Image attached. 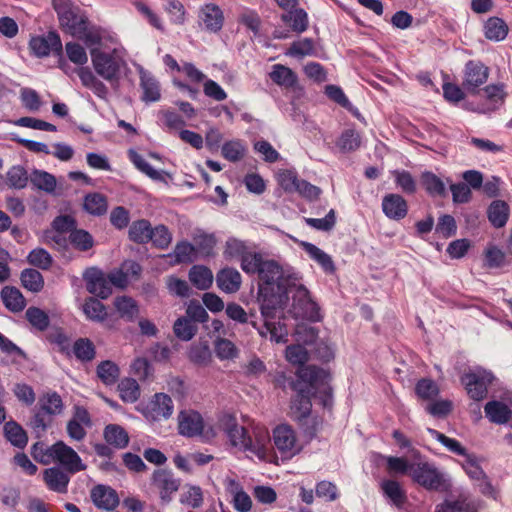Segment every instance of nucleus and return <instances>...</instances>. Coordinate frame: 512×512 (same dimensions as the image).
Returning <instances> with one entry per match:
<instances>
[{
  "mask_svg": "<svg viewBox=\"0 0 512 512\" xmlns=\"http://www.w3.org/2000/svg\"><path fill=\"white\" fill-rule=\"evenodd\" d=\"M118 390L124 402L134 403L140 397V387L137 381L131 378L121 380L118 384Z\"/></svg>",
  "mask_w": 512,
  "mask_h": 512,
  "instance_id": "nucleus-44",
  "label": "nucleus"
},
{
  "mask_svg": "<svg viewBox=\"0 0 512 512\" xmlns=\"http://www.w3.org/2000/svg\"><path fill=\"white\" fill-rule=\"evenodd\" d=\"M315 54L314 41L311 38H303L294 41L288 49L287 55L303 58Z\"/></svg>",
  "mask_w": 512,
  "mask_h": 512,
  "instance_id": "nucleus-50",
  "label": "nucleus"
},
{
  "mask_svg": "<svg viewBox=\"0 0 512 512\" xmlns=\"http://www.w3.org/2000/svg\"><path fill=\"white\" fill-rule=\"evenodd\" d=\"M488 219L496 228L506 225L509 217V206L505 201L495 200L488 207Z\"/></svg>",
  "mask_w": 512,
  "mask_h": 512,
  "instance_id": "nucleus-30",
  "label": "nucleus"
},
{
  "mask_svg": "<svg viewBox=\"0 0 512 512\" xmlns=\"http://www.w3.org/2000/svg\"><path fill=\"white\" fill-rule=\"evenodd\" d=\"M38 404L39 411L34 415V430L44 431L51 426L53 417L62 412L63 401L59 394L49 391L39 398Z\"/></svg>",
  "mask_w": 512,
  "mask_h": 512,
  "instance_id": "nucleus-6",
  "label": "nucleus"
},
{
  "mask_svg": "<svg viewBox=\"0 0 512 512\" xmlns=\"http://www.w3.org/2000/svg\"><path fill=\"white\" fill-rule=\"evenodd\" d=\"M361 138L358 132L353 129L345 130L339 140L337 141V146L343 152H351L360 147Z\"/></svg>",
  "mask_w": 512,
  "mask_h": 512,
  "instance_id": "nucleus-53",
  "label": "nucleus"
},
{
  "mask_svg": "<svg viewBox=\"0 0 512 512\" xmlns=\"http://www.w3.org/2000/svg\"><path fill=\"white\" fill-rule=\"evenodd\" d=\"M484 91H485L487 99L490 102H492L493 104L489 105L487 107L486 106H481V107H478L477 109L470 108L471 110L477 111V112H480V113H488V112L494 111L497 108L496 104H498V103L503 101L504 93H503V90H502V88L500 86L489 85V86H487L485 88Z\"/></svg>",
  "mask_w": 512,
  "mask_h": 512,
  "instance_id": "nucleus-52",
  "label": "nucleus"
},
{
  "mask_svg": "<svg viewBox=\"0 0 512 512\" xmlns=\"http://www.w3.org/2000/svg\"><path fill=\"white\" fill-rule=\"evenodd\" d=\"M298 380L293 382L292 388L297 392L291 402V415L294 419L301 421L311 412V394H319L323 406H330L332 400V389L329 385L330 374L316 366L299 368L297 371Z\"/></svg>",
  "mask_w": 512,
  "mask_h": 512,
  "instance_id": "nucleus-2",
  "label": "nucleus"
},
{
  "mask_svg": "<svg viewBox=\"0 0 512 512\" xmlns=\"http://www.w3.org/2000/svg\"><path fill=\"white\" fill-rule=\"evenodd\" d=\"M180 502L191 508H199L203 503V493L199 486H188L180 497Z\"/></svg>",
  "mask_w": 512,
  "mask_h": 512,
  "instance_id": "nucleus-57",
  "label": "nucleus"
},
{
  "mask_svg": "<svg viewBox=\"0 0 512 512\" xmlns=\"http://www.w3.org/2000/svg\"><path fill=\"white\" fill-rule=\"evenodd\" d=\"M62 48L60 36L55 31L34 37V55L37 57H46L50 54L60 55Z\"/></svg>",
  "mask_w": 512,
  "mask_h": 512,
  "instance_id": "nucleus-18",
  "label": "nucleus"
},
{
  "mask_svg": "<svg viewBox=\"0 0 512 512\" xmlns=\"http://www.w3.org/2000/svg\"><path fill=\"white\" fill-rule=\"evenodd\" d=\"M194 255L195 248L187 241L177 243L174 248V256L178 263H190L194 260Z\"/></svg>",
  "mask_w": 512,
  "mask_h": 512,
  "instance_id": "nucleus-63",
  "label": "nucleus"
},
{
  "mask_svg": "<svg viewBox=\"0 0 512 512\" xmlns=\"http://www.w3.org/2000/svg\"><path fill=\"white\" fill-rule=\"evenodd\" d=\"M34 329L45 333V338L52 344H56L61 351L69 347V340L62 329L51 322L47 312L34 307Z\"/></svg>",
  "mask_w": 512,
  "mask_h": 512,
  "instance_id": "nucleus-7",
  "label": "nucleus"
},
{
  "mask_svg": "<svg viewBox=\"0 0 512 512\" xmlns=\"http://www.w3.org/2000/svg\"><path fill=\"white\" fill-rule=\"evenodd\" d=\"M130 160L133 164L139 169L141 172L145 173L148 177L153 180L165 182V177L163 172L155 170L140 154L137 152L130 150L129 151Z\"/></svg>",
  "mask_w": 512,
  "mask_h": 512,
  "instance_id": "nucleus-43",
  "label": "nucleus"
},
{
  "mask_svg": "<svg viewBox=\"0 0 512 512\" xmlns=\"http://www.w3.org/2000/svg\"><path fill=\"white\" fill-rule=\"evenodd\" d=\"M54 456L56 462H59L69 473L84 471L86 465L82 462L77 452L66 445L63 441L54 444Z\"/></svg>",
  "mask_w": 512,
  "mask_h": 512,
  "instance_id": "nucleus-12",
  "label": "nucleus"
},
{
  "mask_svg": "<svg viewBox=\"0 0 512 512\" xmlns=\"http://www.w3.org/2000/svg\"><path fill=\"white\" fill-rule=\"evenodd\" d=\"M301 180L297 172L292 169H282L277 173V182L287 193H295Z\"/></svg>",
  "mask_w": 512,
  "mask_h": 512,
  "instance_id": "nucleus-45",
  "label": "nucleus"
},
{
  "mask_svg": "<svg viewBox=\"0 0 512 512\" xmlns=\"http://www.w3.org/2000/svg\"><path fill=\"white\" fill-rule=\"evenodd\" d=\"M43 480L49 489L57 492H65L69 483V477L59 468H48L43 473Z\"/></svg>",
  "mask_w": 512,
  "mask_h": 512,
  "instance_id": "nucleus-28",
  "label": "nucleus"
},
{
  "mask_svg": "<svg viewBox=\"0 0 512 512\" xmlns=\"http://www.w3.org/2000/svg\"><path fill=\"white\" fill-rule=\"evenodd\" d=\"M65 52L68 59L76 65L83 66L88 62L86 50L76 42H67Z\"/></svg>",
  "mask_w": 512,
  "mask_h": 512,
  "instance_id": "nucleus-55",
  "label": "nucleus"
},
{
  "mask_svg": "<svg viewBox=\"0 0 512 512\" xmlns=\"http://www.w3.org/2000/svg\"><path fill=\"white\" fill-rule=\"evenodd\" d=\"M90 55L95 72L111 84L118 83L124 60L117 50L104 52L98 48H92Z\"/></svg>",
  "mask_w": 512,
  "mask_h": 512,
  "instance_id": "nucleus-4",
  "label": "nucleus"
},
{
  "mask_svg": "<svg viewBox=\"0 0 512 512\" xmlns=\"http://www.w3.org/2000/svg\"><path fill=\"white\" fill-rule=\"evenodd\" d=\"M485 36L489 40L502 41L508 34V25L498 17L489 18L484 25Z\"/></svg>",
  "mask_w": 512,
  "mask_h": 512,
  "instance_id": "nucleus-35",
  "label": "nucleus"
},
{
  "mask_svg": "<svg viewBox=\"0 0 512 512\" xmlns=\"http://www.w3.org/2000/svg\"><path fill=\"white\" fill-rule=\"evenodd\" d=\"M269 75L274 83L285 88H292L297 83V75L281 64L274 65Z\"/></svg>",
  "mask_w": 512,
  "mask_h": 512,
  "instance_id": "nucleus-32",
  "label": "nucleus"
},
{
  "mask_svg": "<svg viewBox=\"0 0 512 512\" xmlns=\"http://www.w3.org/2000/svg\"><path fill=\"white\" fill-rule=\"evenodd\" d=\"M383 494L396 506L400 507L406 501V495L400 484L394 480H384L381 483Z\"/></svg>",
  "mask_w": 512,
  "mask_h": 512,
  "instance_id": "nucleus-41",
  "label": "nucleus"
},
{
  "mask_svg": "<svg viewBox=\"0 0 512 512\" xmlns=\"http://www.w3.org/2000/svg\"><path fill=\"white\" fill-rule=\"evenodd\" d=\"M199 18L205 28L217 32L222 28L224 16L221 9L215 4H206L200 10Z\"/></svg>",
  "mask_w": 512,
  "mask_h": 512,
  "instance_id": "nucleus-26",
  "label": "nucleus"
},
{
  "mask_svg": "<svg viewBox=\"0 0 512 512\" xmlns=\"http://www.w3.org/2000/svg\"><path fill=\"white\" fill-rule=\"evenodd\" d=\"M129 238L135 243H147L151 239L152 227L148 220L141 219L132 222L129 227Z\"/></svg>",
  "mask_w": 512,
  "mask_h": 512,
  "instance_id": "nucleus-36",
  "label": "nucleus"
},
{
  "mask_svg": "<svg viewBox=\"0 0 512 512\" xmlns=\"http://www.w3.org/2000/svg\"><path fill=\"white\" fill-rule=\"evenodd\" d=\"M383 213L392 220H401L408 213L406 200L399 194H387L382 199Z\"/></svg>",
  "mask_w": 512,
  "mask_h": 512,
  "instance_id": "nucleus-21",
  "label": "nucleus"
},
{
  "mask_svg": "<svg viewBox=\"0 0 512 512\" xmlns=\"http://www.w3.org/2000/svg\"><path fill=\"white\" fill-rule=\"evenodd\" d=\"M73 352L78 359L90 361L94 358L95 348L90 340L80 338L74 343Z\"/></svg>",
  "mask_w": 512,
  "mask_h": 512,
  "instance_id": "nucleus-59",
  "label": "nucleus"
},
{
  "mask_svg": "<svg viewBox=\"0 0 512 512\" xmlns=\"http://www.w3.org/2000/svg\"><path fill=\"white\" fill-rule=\"evenodd\" d=\"M189 280L196 288L206 290L213 283V274L207 267L195 265L189 271Z\"/></svg>",
  "mask_w": 512,
  "mask_h": 512,
  "instance_id": "nucleus-37",
  "label": "nucleus"
},
{
  "mask_svg": "<svg viewBox=\"0 0 512 512\" xmlns=\"http://www.w3.org/2000/svg\"><path fill=\"white\" fill-rule=\"evenodd\" d=\"M220 423L231 445L239 451L247 452V448H249L247 444L250 440V435L247 434V430L243 426H240L231 415L223 416Z\"/></svg>",
  "mask_w": 512,
  "mask_h": 512,
  "instance_id": "nucleus-13",
  "label": "nucleus"
},
{
  "mask_svg": "<svg viewBox=\"0 0 512 512\" xmlns=\"http://www.w3.org/2000/svg\"><path fill=\"white\" fill-rule=\"evenodd\" d=\"M315 493L318 498L327 502L336 501L339 498V490L333 482L323 480L316 484Z\"/></svg>",
  "mask_w": 512,
  "mask_h": 512,
  "instance_id": "nucleus-56",
  "label": "nucleus"
},
{
  "mask_svg": "<svg viewBox=\"0 0 512 512\" xmlns=\"http://www.w3.org/2000/svg\"><path fill=\"white\" fill-rule=\"evenodd\" d=\"M173 331L177 338L183 341L191 340L197 332V326L188 318H178L174 325Z\"/></svg>",
  "mask_w": 512,
  "mask_h": 512,
  "instance_id": "nucleus-47",
  "label": "nucleus"
},
{
  "mask_svg": "<svg viewBox=\"0 0 512 512\" xmlns=\"http://www.w3.org/2000/svg\"><path fill=\"white\" fill-rule=\"evenodd\" d=\"M270 440V435L266 428L255 427L253 429V436H250L247 444L249 446L247 452L254 454L261 460H266L271 449Z\"/></svg>",
  "mask_w": 512,
  "mask_h": 512,
  "instance_id": "nucleus-19",
  "label": "nucleus"
},
{
  "mask_svg": "<svg viewBox=\"0 0 512 512\" xmlns=\"http://www.w3.org/2000/svg\"><path fill=\"white\" fill-rule=\"evenodd\" d=\"M412 479L427 490H439L444 482L443 474L428 462L411 467Z\"/></svg>",
  "mask_w": 512,
  "mask_h": 512,
  "instance_id": "nucleus-10",
  "label": "nucleus"
},
{
  "mask_svg": "<svg viewBox=\"0 0 512 512\" xmlns=\"http://www.w3.org/2000/svg\"><path fill=\"white\" fill-rule=\"evenodd\" d=\"M84 280L89 293L96 295L102 299H106L112 293L108 276L97 268H89L85 271Z\"/></svg>",
  "mask_w": 512,
  "mask_h": 512,
  "instance_id": "nucleus-14",
  "label": "nucleus"
},
{
  "mask_svg": "<svg viewBox=\"0 0 512 512\" xmlns=\"http://www.w3.org/2000/svg\"><path fill=\"white\" fill-rule=\"evenodd\" d=\"M260 252L249 250L245 242L236 238H231L226 242L225 255L231 258L241 259V268L243 269V263L246 257L250 255H257Z\"/></svg>",
  "mask_w": 512,
  "mask_h": 512,
  "instance_id": "nucleus-38",
  "label": "nucleus"
},
{
  "mask_svg": "<svg viewBox=\"0 0 512 512\" xmlns=\"http://www.w3.org/2000/svg\"><path fill=\"white\" fill-rule=\"evenodd\" d=\"M243 271L257 274L259 278L258 301L264 302V309L289 299L292 286L300 280L299 274L292 267L281 265L278 261L264 257L262 253L246 257Z\"/></svg>",
  "mask_w": 512,
  "mask_h": 512,
  "instance_id": "nucleus-1",
  "label": "nucleus"
},
{
  "mask_svg": "<svg viewBox=\"0 0 512 512\" xmlns=\"http://www.w3.org/2000/svg\"><path fill=\"white\" fill-rule=\"evenodd\" d=\"M281 19L289 24L292 31L298 34L305 32L308 28V15L301 8L289 10L287 13L282 14Z\"/></svg>",
  "mask_w": 512,
  "mask_h": 512,
  "instance_id": "nucleus-33",
  "label": "nucleus"
},
{
  "mask_svg": "<svg viewBox=\"0 0 512 512\" xmlns=\"http://www.w3.org/2000/svg\"><path fill=\"white\" fill-rule=\"evenodd\" d=\"M107 201L105 196L99 193L89 194L85 197L84 208L93 215H103L107 211Z\"/></svg>",
  "mask_w": 512,
  "mask_h": 512,
  "instance_id": "nucleus-49",
  "label": "nucleus"
},
{
  "mask_svg": "<svg viewBox=\"0 0 512 512\" xmlns=\"http://www.w3.org/2000/svg\"><path fill=\"white\" fill-rule=\"evenodd\" d=\"M59 21L61 26L74 37H81L88 27L87 18L77 8L63 14Z\"/></svg>",
  "mask_w": 512,
  "mask_h": 512,
  "instance_id": "nucleus-23",
  "label": "nucleus"
},
{
  "mask_svg": "<svg viewBox=\"0 0 512 512\" xmlns=\"http://www.w3.org/2000/svg\"><path fill=\"white\" fill-rule=\"evenodd\" d=\"M292 290H294L291 309L293 316L313 322L319 321L321 318L320 309L317 303L311 299L309 291L300 283V280L296 282V286H292Z\"/></svg>",
  "mask_w": 512,
  "mask_h": 512,
  "instance_id": "nucleus-5",
  "label": "nucleus"
},
{
  "mask_svg": "<svg viewBox=\"0 0 512 512\" xmlns=\"http://www.w3.org/2000/svg\"><path fill=\"white\" fill-rule=\"evenodd\" d=\"M4 434L6 439L16 447L22 448L28 442L26 432L14 421H9L4 425Z\"/></svg>",
  "mask_w": 512,
  "mask_h": 512,
  "instance_id": "nucleus-40",
  "label": "nucleus"
},
{
  "mask_svg": "<svg viewBox=\"0 0 512 512\" xmlns=\"http://www.w3.org/2000/svg\"><path fill=\"white\" fill-rule=\"evenodd\" d=\"M302 247L305 252L317 262L326 273H333L335 265L330 255L318 248L316 245L308 242H303Z\"/></svg>",
  "mask_w": 512,
  "mask_h": 512,
  "instance_id": "nucleus-31",
  "label": "nucleus"
},
{
  "mask_svg": "<svg viewBox=\"0 0 512 512\" xmlns=\"http://www.w3.org/2000/svg\"><path fill=\"white\" fill-rule=\"evenodd\" d=\"M113 304L119 316L126 321L132 322L139 316V306L131 297L118 296Z\"/></svg>",
  "mask_w": 512,
  "mask_h": 512,
  "instance_id": "nucleus-27",
  "label": "nucleus"
},
{
  "mask_svg": "<svg viewBox=\"0 0 512 512\" xmlns=\"http://www.w3.org/2000/svg\"><path fill=\"white\" fill-rule=\"evenodd\" d=\"M97 376L105 385H113L120 376L119 367L112 361H102L97 366Z\"/></svg>",
  "mask_w": 512,
  "mask_h": 512,
  "instance_id": "nucleus-42",
  "label": "nucleus"
},
{
  "mask_svg": "<svg viewBox=\"0 0 512 512\" xmlns=\"http://www.w3.org/2000/svg\"><path fill=\"white\" fill-rule=\"evenodd\" d=\"M173 413L172 399L164 393H156L146 408L145 416L153 421L168 419Z\"/></svg>",
  "mask_w": 512,
  "mask_h": 512,
  "instance_id": "nucleus-17",
  "label": "nucleus"
},
{
  "mask_svg": "<svg viewBox=\"0 0 512 512\" xmlns=\"http://www.w3.org/2000/svg\"><path fill=\"white\" fill-rule=\"evenodd\" d=\"M1 299L11 312H20L25 307V299L15 287L5 286L1 291Z\"/></svg>",
  "mask_w": 512,
  "mask_h": 512,
  "instance_id": "nucleus-34",
  "label": "nucleus"
},
{
  "mask_svg": "<svg viewBox=\"0 0 512 512\" xmlns=\"http://www.w3.org/2000/svg\"><path fill=\"white\" fill-rule=\"evenodd\" d=\"M462 467L465 470L466 474L475 481L481 480L485 478V472L479 465L476 457L474 455L468 454L466 455L464 461L462 462Z\"/></svg>",
  "mask_w": 512,
  "mask_h": 512,
  "instance_id": "nucleus-60",
  "label": "nucleus"
},
{
  "mask_svg": "<svg viewBox=\"0 0 512 512\" xmlns=\"http://www.w3.org/2000/svg\"><path fill=\"white\" fill-rule=\"evenodd\" d=\"M178 430L185 437L202 435L204 431L202 416L193 410L181 411L178 415Z\"/></svg>",
  "mask_w": 512,
  "mask_h": 512,
  "instance_id": "nucleus-16",
  "label": "nucleus"
},
{
  "mask_svg": "<svg viewBox=\"0 0 512 512\" xmlns=\"http://www.w3.org/2000/svg\"><path fill=\"white\" fill-rule=\"evenodd\" d=\"M245 146L239 140H231L223 144L222 156L231 162H237L244 157Z\"/></svg>",
  "mask_w": 512,
  "mask_h": 512,
  "instance_id": "nucleus-54",
  "label": "nucleus"
},
{
  "mask_svg": "<svg viewBox=\"0 0 512 512\" xmlns=\"http://www.w3.org/2000/svg\"><path fill=\"white\" fill-rule=\"evenodd\" d=\"M105 441L117 449H124L129 443L128 433L117 424H109L104 428Z\"/></svg>",
  "mask_w": 512,
  "mask_h": 512,
  "instance_id": "nucleus-29",
  "label": "nucleus"
},
{
  "mask_svg": "<svg viewBox=\"0 0 512 512\" xmlns=\"http://www.w3.org/2000/svg\"><path fill=\"white\" fill-rule=\"evenodd\" d=\"M218 287L226 293H236L242 284V277L234 268H224L216 276Z\"/></svg>",
  "mask_w": 512,
  "mask_h": 512,
  "instance_id": "nucleus-25",
  "label": "nucleus"
},
{
  "mask_svg": "<svg viewBox=\"0 0 512 512\" xmlns=\"http://www.w3.org/2000/svg\"><path fill=\"white\" fill-rule=\"evenodd\" d=\"M427 432L439 441L443 446H445L450 452L455 453L457 455H461L466 457L468 455L466 449L461 445L459 441L453 438H449L443 433L438 432L435 429L427 428Z\"/></svg>",
  "mask_w": 512,
  "mask_h": 512,
  "instance_id": "nucleus-48",
  "label": "nucleus"
},
{
  "mask_svg": "<svg viewBox=\"0 0 512 512\" xmlns=\"http://www.w3.org/2000/svg\"><path fill=\"white\" fill-rule=\"evenodd\" d=\"M288 303V299L282 300L281 303L271 305L268 310L264 309V302L260 303L261 316L264 320V328L266 332L260 329L255 321H251V325L256 328L260 335L264 336L266 333L270 334L271 340L277 343L286 342L288 331L284 323L281 322L283 317L284 308Z\"/></svg>",
  "mask_w": 512,
  "mask_h": 512,
  "instance_id": "nucleus-3",
  "label": "nucleus"
},
{
  "mask_svg": "<svg viewBox=\"0 0 512 512\" xmlns=\"http://www.w3.org/2000/svg\"><path fill=\"white\" fill-rule=\"evenodd\" d=\"M150 241L158 248H167L172 241V235L165 225H158L152 228Z\"/></svg>",
  "mask_w": 512,
  "mask_h": 512,
  "instance_id": "nucleus-61",
  "label": "nucleus"
},
{
  "mask_svg": "<svg viewBox=\"0 0 512 512\" xmlns=\"http://www.w3.org/2000/svg\"><path fill=\"white\" fill-rule=\"evenodd\" d=\"M152 486L157 490L162 502L169 503L172 495L178 491L181 481L172 471L157 469L152 475Z\"/></svg>",
  "mask_w": 512,
  "mask_h": 512,
  "instance_id": "nucleus-11",
  "label": "nucleus"
},
{
  "mask_svg": "<svg viewBox=\"0 0 512 512\" xmlns=\"http://www.w3.org/2000/svg\"><path fill=\"white\" fill-rule=\"evenodd\" d=\"M305 221L314 229L330 231L336 223L335 211L331 209L324 218H306Z\"/></svg>",
  "mask_w": 512,
  "mask_h": 512,
  "instance_id": "nucleus-62",
  "label": "nucleus"
},
{
  "mask_svg": "<svg viewBox=\"0 0 512 512\" xmlns=\"http://www.w3.org/2000/svg\"><path fill=\"white\" fill-rule=\"evenodd\" d=\"M93 504L102 510H113L119 504V498L114 489L106 485H96L90 493Z\"/></svg>",
  "mask_w": 512,
  "mask_h": 512,
  "instance_id": "nucleus-20",
  "label": "nucleus"
},
{
  "mask_svg": "<svg viewBox=\"0 0 512 512\" xmlns=\"http://www.w3.org/2000/svg\"><path fill=\"white\" fill-rule=\"evenodd\" d=\"M494 376L491 372L476 368L473 371L465 373L461 382L465 386L468 395L476 401L484 399L487 395L488 386L492 383Z\"/></svg>",
  "mask_w": 512,
  "mask_h": 512,
  "instance_id": "nucleus-8",
  "label": "nucleus"
},
{
  "mask_svg": "<svg viewBox=\"0 0 512 512\" xmlns=\"http://www.w3.org/2000/svg\"><path fill=\"white\" fill-rule=\"evenodd\" d=\"M83 312L89 320L103 322L107 317L105 305L98 299L90 297L83 304Z\"/></svg>",
  "mask_w": 512,
  "mask_h": 512,
  "instance_id": "nucleus-39",
  "label": "nucleus"
},
{
  "mask_svg": "<svg viewBox=\"0 0 512 512\" xmlns=\"http://www.w3.org/2000/svg\"><path fill=\"white\" fill-rule=\"evenodd\" d=\"M273 441L277 450L285 458H292L302 449L295 431L286 424L279 425L273 430Z\"/></svg>",
  "mask_w": 512,
  "mask_h": 512,
  "instance_id": "nucleus-9",
  "label": "nucleus"
},
{
  "mask_svg": "<svg viewBox=\"0 0 512 512\" xmlns=\"http://www.w3.org/2000/svg\"><path fill=\"white\" fill-rule=\"evenodd\" d=\"M488 68L480 62L468 61L465 66L463 87L469 93H475L477 88L488 79Z\"/></svg>",
  "mask_w": 512,
  "mask_h": 512,
  "instance_id": "nucleus-15",
  "label": "nucleus"
},
{
  "mask_svg": "<svg viewBox=\"0 0 512 512\" xmlns=\"http://www.w3.org/2000/svg\"><path fill=\"white\" fill-rule=\"evenodd\" d=\"M484 412L489 421L494 424H507L512 419V410L501 401L487 402L484 406Z\"/></svg>",
  "mask_w": 512,
  "mask_h": 512,
  "instance_id": "nucleus-24",
  "label": "nucleus"
},
{
  "mask_svg": "<svg viewBox=\"0 0 512 512\" xmlns=\"http://www.w3.org/2000/svg\"><path fill=\"white\" fill-rule=\"evenodd\" d=\"M286 358L294 365H301L300 368L304 367L303 364L309 359L308 352L302 345H291L286 348Z\"/></svg>",
  "mask_w": 512,
  "mask_h": 512,
  "instance_id": "nucleus-64",
  "label": "nucleus"
},
{
  "mask_svg": "<svg viewBox=\"0 0 512 512\" xmlns=\"http://www.w3.org/2000/svg\"><path fill=\"white\" fill-rule=\"evenodd\" d=\"M69 241L75 249L80 251H87L94 246L92 235L83 229H73L69 234Z\"/></svg>",
  "mask_w": 512,
  "mask_h": 512,
  "instance_id": "nucleus-46",
  "label": "nucleus"
},
{
  "mask_svg": "<svg viewBox=\"0 0 512 512\" xmlns=\"http://www.w3.org/2000/svg\"><path fill=\"white\" fill-rule=\"evenodd\" d=\"M34 187L52 194L56 188V179L48 172L34 169Z\"/></svg>",
  "mask_w": 512,
  "mask_h": 512,
  "instance_id": "nucleus-58",
  "label": "nucleus"
},
{
  "mask_svg": "<svg viewBox=\"0 0 512 512\" xmlns=\"http://www.w3.org/2000/svg\"><path fill=\"white\" fill-rule=\"evenodd\" d=\"M421 182L429 194L437 196L445 194V185L443 181L434 173L424 172L421 175Z\"/></svg>",
  "mask_w": 512,
  "mask_h": 512,
  "instance_id": "nucleus-51",
  "label": "nucleus"
},
{
  "mask_svg": "<svg viewBox=\"0 0 512 512\" xmlns=\"http://www.w3.org/2000/svg\"><path fill=\"white\" fill-rule=\"evenodd\" d=\"M140 87L142 89V101L146 103L157 102L161 98V89L158 80L149 71L140 68Z\"/></svg>",
  "mask_w": 512,
  "mask_h": 512,
  "instance_id": "nucleus-22",
  "label": "nucleus"
}]
</instances>
